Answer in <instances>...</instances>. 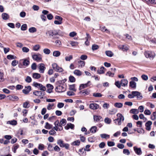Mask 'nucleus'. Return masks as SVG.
Instances as JSON below:
<instances>
[{
	"instance_id": "nucleus-1",
	"label": "nucleus",
	"mask_w": 156,
	"mask_h": 156,
	"mask_svg": "<svg viewBox=\"0 0 156 156\" xmlns=\"http://www.w3.org/2000/svg\"><path fill=\"white\" fill-rule=\"evenodd\" d=\"M57 33H55V30H49L46 31V36L48 38L52 39H58V37L56 36Z\"/></svg>"
},
{
	"instance_id": "nucleus-2",
	"label": "nucleus",
	"mask_w": 156,
	"mask_h": 156,
	"mask_svg": "<svg viewBox=\"0 0 156 156\" xmlns=\"http://www.w3.org/2000/svg\"><path fill=\"white\" fill-rule=\"evenodd\" d=\"M144 55L147 58H149L150 59H153L155 56V54L154 52L151 51H147L144 52Z\"/></svg>"
},
{
	"instance_id": "nucleus-3",
	"label": "nucleus",
	"mask_w": 156,
	"mask_h": 156,
	"mask_svg": "<svg viewBox=\"0 0 156 156\" xmlns=\"http://www.w3.org/2000/svg\"><path fill=\"white\" fill-rule=\"evenodd\" d=\"M57 144L61 147H65L66 149H68L69 147V145L67 143H65L63 141L59 139L57 140Z\"/></svg>"
},
{
	"instance_id": "nucleus-4",
	"label": "nucleus",
	"mask_w": 156,
	"mask_h": 156,
	"mask_svg": "<svg viewBox=\"0 0 156 156\" xmlns=\"http://www.w3.org/2000/svg\"><path fill=\"white\" fill-rule=\"evenodd\" d=\"M55 126L53 127L55 129V130L57 131H61L63 129V127L59 121L58 120L55 121L54 123Z\"/></svg>"
},
{
	"instance_id": "nucleus-5",
	"label": "nucleus",
	"mask_w": 156,
	"mask_h": 156,
	"mask_svg": "<svg viewBox=\"0 0 156 156\" xmlns=\"http://www.w3.org/2000/svg\"><path fill=\"white\" fill-rule=\"evenodd\" d=\"M33 84L35 87L39 88L41 90L45 91L46 90L45 87L41 84L37 83H34Z\"/></svg>"
},
{
	"instance_id": "nucleus-6",
	"label": "nucleus",
	"mask_w": 156,
	"mask_h": 156,
	"mask_svg": "<svg viewBox=\"0 0 156 156\" xmlns=\"http://www.w3.org/2000/svg\"><path fill=\"white\" fill-rule=\"evenodd\" d=\"M55 89L58 90V92H64L66 90V85H58Z\"/></svg>"
},
{
	"instance_id": "nucleus-7",
	"label": "nucleus",
	"mask_w": 156,
	"mask_h": 156,
	"mask_svg": "<svg viewBox=\"0 0 156 156\" xmlns=\"http://www.w3.org/2000/svg\"><path fill=\"white\" fill-rule=\"evenodd\" d=\"M52 67L53 69L56 72H61L63 71V69L61 67L58 66L55 63L52 64Z\"/></svg>"
},
{
	"instance_id": "nucleus-8",
	"label": "nucleus",
	"mask_w": 156,
	"mask_h": 156,
	"mask_svg": "<svg viewBox=\"0 0 156 156\" xmlns=\"http://www.w3.org/2000/svg\"><path fill=\"white\" fill-rule=\"evenodd\" d=\"M94 121L96 122H99L103 121V118L100 116L94 115H93Z\"/></svg>"
},
{
	"instance_id": "nucleus-9",
	"label": "nucleus",
	"mask_w": 156,
	"mask_h": 156,
	"mask_svg": "<svg viewBox=\"0 0 156 156\" xmlns=\"http://www.w3.org/2000/svg\"><path fill=\"white\" fill-rule=\"evenodd\" d=\"M131 93L133 95L134 97H137V99L139 100H141L143 98L142 96L141 95V93L138 91H133L131 92Z\"/></svg>"
},
{
	"instance_id": "nucleus-10",
	"label": "nucleus",
	"mask_w": 156,
	"mask_h": 156,
	"mask_svg": "<svg viewBox=\"0 0 156 156\" xmlns=\"http://www.w3.org/2000/svg\"><path fill=\"white\" fill-rule=\"evenodd\" d=\"M32 57L33 59L37 62L40 61L42 59L41 55L39 54L33 55Z\"/></svg>"
},
{
	"instance_id": "nucleus-11",
	"label": "nucleus",
	"mask_w": 156,
	"mask_h": 156,
	"mask_svg": "<svg viewBox=\"0 0 156 156\" xmlns=\"http://www.w3.org/2000/svg\"><path fill=\"white\" fill-rule=\"evenodd\" d=\"M38 68L39 69V72L41 73H43L44 70L46 69V67L44 65L43 63H40L38 65Z\"/></svg>"
},
{
	"instance_id": "nucleus-12",
	"label": "nucleus",
	"mask_w": 156,
	"mask_h": 156,
	"mask_svg": "<svg viewBox=\"0 0 156 156\" xmlns=\"http://www.w3.org/2000/svg\"><path fill=\"white\" fill-rule=\"evenodd\" d=\"M33 94L37 96H43L45 95V93L43 91L35 90L33 92Z\"/></svg>"
},
{
	"instance_id": "nucleus-13",
	"label": "nucleus",
	"mask_w": 156,
	"mask_h": 156,
	"mask_svg": "<svg viewBox=\"0 0 156 156\" xmlns=\"http://www.w3.org/2000/svg\"><path fill=\"white\" fill-rule=\"evenodd\" d=\"M152 122L150 121H148L145 123V126L146 127V129L148 131H150L151 129V126L152 124Z\"/></svg>"
},
{
	"instance_id": "nucleus-14",
	"label": "nucleus",
	"mask_w": 156,
	"mask_h": 156,
	"mask_svg": "<svg viewBox=\"0 0 156 156\" xmlns=\"http://www.w3.org/2000/svg\"><path fill=\"white\" fill-rule=\"evenodd\" d=\"M105 70L106 69L104 67L102 66L97 70V73L99 74H103L105 73Z\"/></svg>"
},
{
	"instance_id": "nucleus-15",
	"label": "nucleus",
	"mask_w": 156,
	"mask_h": 156,
	"mask_svg": "<svg viewBox=\"0 0 156 156\" xmlns=\"http://www.w3.org/2000/svg\"><path fill=\"white\" fill-rule=\"evenodd\" d=\"M31 90V87L30 86H29L27 87H25V89H23L22 91L23 93L25 94H27L29 93Z\"/></svg>"
},
{
	"instance_id": "nucleus-16",
	"label": "nucleus",
	"mask_w": 156,
	"mask_h": 156,
	"mask_svg": "<svg viewBox=\"0 0 156 156\" xmlns=\"http://www.w3.org/2000/svg\"><path fill=\"white\" fill-rule=\"evenodd\" d=\"M116 116H117V120L120 121V122H122L123 121L124 119V116L121 113H118Z\"/></svg>"
},
{
	"instance_id": "nucleus-17",
	"label": "nucleus",
	"mask_w": 156,
	"mask_h": 156,
	"mask_svg": "<svg viewBox=\"0 0 156 156\" xmlns=\"http://www.w3.org/2000/svg\"><path fill=\"white\" fill-rule=\"evenodd\" d=\"M99 107V105L96 103H92L90 104V108L92 109H98Z\"/></svg>"
},
{
	"instance_id": "nucleus-18",
	"label": "nucleus",
	"mask_w": 156,
	"mask_h": 156,
	"mask_svg": "<svg viewBox=\"0 0 156 156\" xmlns=\"http://www.w3.org/2000/svg\"><path fill=\"white\" fill-rule=\"evenodd\" d=\"M90 81H88L86 83L84 84H81L80 85V90L85 88L88 87L90 85Z\"/></svg>"
},
{
	"instance_id": "nucleus-19",
	"label": "nucleus",
	"mask_w": 156,
	"mask_h": 156,
	"mask_svg": "<svg viewBox=\"0 0 156 156\" xmlns=\"http://www.w3.org/2000/svg\"><path fill=\"white\" fill-rule=\"evenodd\" d=\"M78 154L80 156H85L86 154V152L83 148L79 150Z\"/></svg>"
},
{
	"instance_id": "nucleus-20",
	"label": "nucleus",
	"mask_w": 156,
	"mask_h": 156,
	"mask_svg": "<svg viewBox=\"0 0 156 156\" xmlns=\"http://www.w3.org/2000/svg\"><path fill=\"white\" fill-rule=\"evenodd\" d=\"M128 84V81L126 79H122L121 81V84L122 86H127Z\"/></svg>"
},
{
	"instance_id": "nucleus-21",
	"label": "nucleus",
	"mask_w": 156,
	"mask_h": 156,
	"mask_svg": "<svg viewBox=\"0 0 156 156\" xmlns=\"http://www.w3.org/2000/svg\"><path fill=\"white\" fill-rule=\"evenodd\" d=\"M134 150L136 153L138 155H140L141 153V151L140 148H138L136 147H133Z\"/></svg>"
},
{
	"instance_id": "nucleus-22",
	"label": "nucleus",
	"mask_w": 156,
	"mask_h": 156,
	"mask_svg": "<svg viewBox=\"0 0 156 156\" xmlns=\"http://www.w3.org/2000/svg\"><path fill=\"white\" fill-rule=\"evenodd\" d=\"M74 125L71 123H68L66 126L65 127L66 129H68L69 128L73 129L74 127Z\"/></svg>"
},
{
	"instance_id": "nucleus-23",
	"label": "nucleus",
	"mask_w": 156,
	"mask_h": 156,
	"mask_svg": "<svg viewBox=\"0 0 156 156\" xmlns=\"http://www.w3.org/2000/svg\"><path fill=\"white\" fill-rule=\"evenodd\" d=\"M78 67L82 68L84 67L85 65V62L84 61L81 60H80L78 62Z\"/></svg>"
},
{
	"instance_id": "nucleus-24",
	"label": "nucleus",
	"mask_w": 156,
	"mask_h": 156,
	"mask_svg": "<svg viewBox=\"0 0 156 156\" xmlns=\"http://www.w3.org/2000/svg\"><path fill=\"white\" fill-rule=\"evenodd\" d=\"M7 124L13 126H15L17 124V121L15 120L9 121L7 122Z\"/></svg>"
},
{
	"instance_id": "nucleus-25",
	"label": "nucleus",
	"mask_w": 156,
	"mask_h": 156,
	"mask_svg": "<svg viewBox=\"0 0 156 156\" xmlns=\"http://www.w3.org/2000/svg\"><path fill=\"white\" fill-rule=\"evenodd\" d=\"M66 79H65L62 80H59L57 83V84L58 85H63L66 84L65 82L66 81Z\"/></svg>"
},
{
	"instance_id": "nucleus-26",
	"label": "nucleus",
	"mask_w": 156,
	"mask_h": 156,
	"mask_svg": "<svg viewBox=\"0 0 156 156\" xmlns=\"http://www.w3.org/2000/svg\"><path fill=\"white\" fill-rule=\"evenodd\" d=\"M30 106L29 101H27L23 103V107L24 108H28Z\"/></svg>"
},
{
	"instance_id": "nucleus-27",
	"label": "nucleus",
	"mask_w": 156,
	"mask_h": 156,
	"mask_svg": "<svg viewBox=\"0 0 156 156\" xmlns=\"http://www.w3.org/2000/svg\"><path fill=\"white\" fill-rule=\"evenodd\" d=\"M32 77L34 79H38L41 77V75L39 73H34L33 74Z\"/></svg>"
},
{
	"instance_id": "nucleus-28",
	"label": "nucleus",
	"mask_w": 156,
	"mask_h": 156,
	"mask_svg": "<svg viewBox=\"0 0 156 156\" xmlns=\"http://www.w3.org/2000/svg\"><path fill=\"white\" fill-rule=\"evenodd\" d=\"M81 92L83 95L86 96L89 94L90 91L87 89H86L81 91Z\"/></svg>"
},
{
	"instance_id": "nucleus-29",
	"label": "nucleus",
	"mask_w": 156,
	"mask_h": 156,
	"mask_svg": "<svg viewBox=\"0 0 156 156\" xmlns=\"http://www.w3.org/2000/svg\"><path fill=\"white\" fill-rule=\"evenodd\" d=\"M61 54L60 52L58 51H55L53 52V55L55 57H57L60 55Z\"/></svg>"
},
{
	"instance_id": "nucleus-30",
	"label": "nucleus",
	"mask_w": 156,
	"mask_h": 156,
	"mask_svg": "<svg viewBox=\"0 0 156 156\" xmlns=\"http://www.w3.org/2000/svg\"><path fill=\"white\" fill-rule=\"evenodd\" d=\"M52 127V125L49 124L48 122H47L45 123V125L44 126V128L48 129H51Z\"/></svg>"
},
{
	"instance_id": "nucleus-31",
	"label": "nucleus",
	"mask_w": 156,
	"mask_h": 156,
	"mask_svg": "<svg viewBox=\"0 0 156 156\" xmlns=\"http://www.w3.org/2000/svg\"><path fill=\"white\" fill-rule=\"evenodd\" d=\"M105 53L106 55L109 57H112L113 55V53L110 51H106L105 52Z\"/></svg>"
},
{
	"instance_id": "nucleus-32",
	"label": "nucleus",
	"mask_w": 156,
	"mask_h": 156,
	"mask_svg": "<svg viewBox=\"0 0 156 156\" xmlns=\"http://www.w3.org/2000/svg\"><path fill=\"white\" fill-rule=\"evenodd\" d=\"M55 129L53 127L50 130L49 132V133L50 135H53L56 134V132L55 131Z\"/></svg>"
},
{
	"instance_id": "nucleus-33",
	"label": "nucleus",
	"mask_w": 156,
	"mask_h": 156,
	"mask_svg": "<svg viewBox=\"0 0 156 156\" xmlns=\"http://www.w3.org/2000/svg\"><path fill=\"white\" fill-rule=\"evenodd\" d=\"M129 86L132 88H135L136 87V83L133 81L129 82Z\"/></svg>"
},
{
	"instance_id": "nucleus-34",
	"label": "nucleus",
	"mask_w": 156,
	"mask_h": 156,
	"mask_svg": "<svg viewBox=\"0 0 156 156\" xmlns=\"http://www.w3.org/2000/svg\"><path fill=\"white\" fill-rule=\"evenodd\" d=\"M130 113L133 114H137L139 112V111L137 109H132L130 110Z\"/></svg>"
},
{
	"instance_id": "nucleus-35",
	"label": "nucleus",
	"mask_w": 156,
	"mask_h": 156,
	"mask_svg": "<svg viewBox=\"0 0 156 156\" xmlns=\"http://www.w3.org/2000/svg\"><path fill=\"white\" fill-rule=\"evenodd\" d=\"M73 73L75 75L79 76H81L82 74L81 72L77 69L75 70Z\"/></svg>"
},
{
	"instance_id": "nucleus-36",
	"label": "nucleus",
	"mask_w": 156,
	"mask_h": 156,
	"mask_svg": "<svg viewBox=\"0 0 156 156\" xmlns=\"http://www.w3.org/2000/svg\"><path fill=\"white\" fill-rule=\"evenodd\" d=\"M80 143V141L79 140H77L73 141L72 144L74 146H79Z\"/></svg>"
},
{
	"instance_id": "nucleus-37",
	"label": "nucleus",
	"mask_w": 156,
	"mask_h": 156,
	"mask_svg": "<svg viewBox=\"0 0 156 156\" xmlns=\"http://www.w3.org/2000/svg\"><path fill=\"white\" fill-rule=\"evenodd\" d=\"M29 61L26 59H24L23 62V65L26 66H28L29 65Z\"/></svg>"
},
{
	"instance_id": "nucleus-38",
	"label": "nucleus",
	"mask_w": 156,
	"mask_h": 156,
	"mask_svg": "<svg viewBox=\"0 0 156 156\" xmlns=\"http://www.w3.org/2000/svg\"><path fill=\"white\" fill-rule=\"evenodd\" d=\"M2 17L3 19L6 20L8 19L9 15L6 13H3L2 14Z\"/></svg>"
},
{
	"instance_id": "nucleus-39",
	"label": "nucleus",
	"mask_w": 156,
	"mask_h": 156,
	"mask_svg": "<svg viewBox=\"0 0 156 156\" xmlns=\"http://www.w3.org/2000/svg\"><path fill=\"white\" fill-rule=\"evenodd\" d=\"M114 106L116 107L120 108L122 107L123 104L121 103H115Z\"/></svg>"
},
{
	"instance_id": "nucleus-40",
	"label": "nucleus",
	"mask_w": 156,
	"mask_h": 156,
	"mask_svg": "<svg viewBox=\"0 0 156 156\" xmlns=\"http://www.w3.org/2000/svg\"><path fill=\"white\" fill-rule=\"evenodd\" d=\"M37 29L34 27H31L29 29V31L30 33H33L36 31Z\"/></svg>"
},
{
	"instance_id": "nucleus-41",
	"label": "nucleus",
	"mask_w": 156,
	"mask_h": 156,
	"mask_svg": "<svg viewBox=\"0 0 156 156\" xmlns=\"http://www.w3.org/2000/svg\"><path fill=\"white\" fill-rule=\"evenodd\" d=\"M100 136L102 138H109L110 137L109 135L106 134H101Z\"/></svg>"
},
{
	"instance_id": "nucleus-42",
	"label": "nucleus",
	"mask_w": 156,
	"mask_h": 156,
	"mask_svg": "<svg viewBox=\"0 0 156 156\" xmlns=\"http://www.w3.org/2000/svg\"><path fill=\"white\" fill-rule=\"evenodd\" d=\"M40 48V46L39 44H36L33 47V49L35 51H37Z\"/></svg>"
},
{
	"instance_id": "nucleus-43",
	"label": "nucleus",
	"mask_w": 156,
	"mask_h": 156,
	"mask_svg": "<svg viewBox=\"0 0 156 156\" xmlns=\"http://www.w3.org/2000/svg\"><path fill=\"white\" fill-rule=\"evenodd\" d=\"M60 123L62 126H64L66 123V121L65 119H62L60 121Z\"/></svg>"
},
{
	"instance_id": "nucleus-44",
	"label": "nucleus",
	"mask_w": 156,
	"mask_h": 156,
	"mask_svg": "<svg viewBox=\"0 0 156 156\" xmlns=\"http://www.w3.org/2000/svg\"><path fill=\"white\" fill-rule=\"evenodd\" d=\"M123 153L124 154L127 155H129L130 152L129 150L127 149H124L123 151Z\"/></svg>"
},
{
	"instance_id": "nucleus-45",
	"label": "nucleus",
	"mask_w": 156,
	"mask_h": 156,
	"mask_svg": "<svg viewBox=\"0 0 156 156\" xmlns=\"http://www.w3.org/2000/svg\"><path fill=\"white\" fill-rule=\"evenodd\" d=\"M55 43L56 45L58 47L62 45V43L61 41L58 40L55 41Z\"/></svg>"
},
{
	"instance_id": "nucleus-46",
	"label": "nucleus",
	"mask_w": 156,
	"mask_h": 156,
	"mask_svg": "<svg viewBox=\"0 0 156 156\" xmlns=\"http://www.w3.org/2000/svg\"><path fill=\"white\" fill-rule=\"evenodd\" d=\"M97 127L96 126H93L90 128V130L92 133H95L96 131Z\"/></svg>"
},
{
	"instance_id": "nucleus-47",
	"label": "nucleus",
	"mask_w": 156,
	"mask_h": 156,
	"mask_svg": "<svg viewBox=\"0 0 156 156\" xmlns=\"http://www.w3.org/2000/svg\"><path fill=\"white\" fill-rule=\"evenodd\" d=\"M75 84H73L69 85V89L71 90H73V91H76V89L75 88Z\"/></svg>"
},
{
	"instance_id": "nucleus-48",
	"label": "nucleus",
	"mask_w": 156,
	"mask_h": 156,
	"mask_svg": "<svg viewBox=\"0 0 156 156\" xmlns=\"http://www.w3.org/2000/svg\"><path fill=\"white\" fill-rule=\"evenodd\" d=\"M55 33H57L56 36H57V35H58L61 36H62L64 35V33L63 32L60 31V30L58 31H55Z\"/></svg>"
},
{
	"instance_id": "nucleus-49",
	"label": "nucleus",
	"mask_w": 156,
	"mask_h": 156,
	"mask_svg": "<svg viewBox=\"0 0 156 156\" xmlns=\"http://www.w3.org/2000/svg\"><path fill=\"white\" fill-rule=\"evenodd\" d=\"M43 52L45 54L48 55L50 53L51 51L48 49L45 48L43 50Z\"/></svg>"
},
{
	"instance_id": "nucleus-50",
	"label": "nucleus",
	"mask_w": 156,
	"mask_h": 156,
	"mask_svg": "<svg viewBox=\"0 0 156 156\" xmlns=\"http://www.w3.org/2000/svg\"><path fill=\"white\" fill-rule=\"evenodd\" d=\"M27 25L26 24H24L22 25L21 27V29L22 30H27Z\"/></svg>"
},
{
	"instance_id": "nucleus-51",
	"label": "nucleus",
	"mask_w": 156,
	"mask_h": 156,
	"mask_svg": "<svg viewBox=\"0 0 156 156\" xmlns=\"http://www.w3.org/2000/svg\"><path fill=\"white\" fill-rule=\"evenodd\" d=\"M73 56L72 55H69V56H66L65 57V60L67 61H70L73 58Z\"/></svg>"
},
{
	"instance_id": "nucleus-52",
	"label": "nucleus",
	"mask_w": 156,
	"mask_h": 156,
	"mask_svg": "<svg viewBox=\"0 0 156 156\" xmlns=\"http://www.w3.org/2000/svg\"><path fill=\"white\" fill-rule=\"evenodd\" d=\"M137 132L140 133L144 134V130L142 128L138 129L137 130Z\"/></svg>"
},
{
	"instance_id": "nucleus-53",
	"label": "nucleus",
	"mask_w": 156,
	"mask_h": 156,
	"mask_svg": "<svg viewBox=\"0 0 156 156\" xmlns=\"http://www.w3.org/2000/svg\"><path fill=\"white\" fill-rule=\"evenodd\" d=\"M104 121L106 123L109 124L110 123L111 120L108 118H106L105 119Z\"/></svg>"
},
{
	"instance_id": "nucleus-54",
	"label": "nucleus",
	"mask_w": 156,
	"mask_h": 156,
	"mask_svg": "<svg viewBox=\"0 0 156 156\" xmlns=\"http://www.w3.org/2000/svg\"><path fill=\"white\" fill-rule=\"evenodd\" d=\"M98 48V46L96 44H93L92 46V49L93 51L96 50Z\"/></svg>"
},
{
	"instance_id": "nucleus-55",
	"label": "nucleus",
	"mask_w": 156,
	"mask_h": 156,
	"mask_svg": "<svg viewBox=\"0 0 156 156\" xmlns=\"http://www.w3.org/2000/svg\"><path fill=\"white\" fill-rule=\"evenodd\" d=\"M25 81L27 83H30L32 81V79L30 76H27L25 79Z\"/></svg>"
},
{
	"instance_id": "nucleus-56",
	"label": "nucleus",
	"mask_w": 156,
	"mask_h": 156,
	"mask_svg": "<svg viewBox=\"0 0 156 156\" xmlns=\"http://www.w3.org/2000/svg\"><path fill=\"white\" fill-rule=\"evenodd\" d=\"M114 73H112L110 71H108L106 73L105 75L106 76H109L113 77L114 75Z\"/></svg>"
},
{
	"instance_id": "nucleus-57",
	"label": "nucleus",
	"mask_w": 156,
	"mask_h": 156,
	"mask_svg": "<svg viewBox=\"0 0 156 156\" xmlns=\"http://www.w3.org/2000/svg\"><path fill=\"white\" fill-rule=\"evenodd\" d=\"M136 126L138 127L141 128L142 126V122L141 121H138L136 123Z\"/></svg>"
},
{
	"instance_id": "nucleus-58",
	"label": "nucleus",
	"mask_w": 156,
	"mask_h": 156,
	"mask_svg": "<svg viewBox=\"0 0 156 156\" xmlns=\"http://www.w3.org/2000/svg\"><path fill=\"white\" fill-rule=\"evenodd\" d=\"M69 80L71 82H74L75 81V78L72 76H70L69 77Z\"/></svg>"
},
{
	"instance_id": "nucleus-59",
	"label": "nucleus",
	"mask_w": 156,
	"mask_h": 156,
	"mask_svg": "<svg viewBox=\"0 0 156 156\" xmlns=\"http://www.w3.org/2000/svg\"><path fill=\"white\" fill-rule=\"evenodd\" d=\"M100 29L101 30L103 31H106V32H108L109 31L105 26L101 27Z\"/></svg>"
},
{
	"instance_id": "nucleus-60",
	"label": "nucleus",
	"mask_w": 156,
	"mask_h": 156,
	"mask_svg": "<svg viewBox=\"0 0 156 156\" xmlns=\"http://www.w3.org/2000/svg\"><path fill=\"white\" fill-rule=\"evenodd\" d=\"M7 58L9 59H13L15 58L16 57H14L13 55H9L7 56Z\"/></svg>"
},
{
	"instance_id": "nucleus-61",
	"label": "nucleus",
	"mask_w": 156,
	"mask_h": 156,
	"mask_svg": "<svg viewBox=\"0 0 156 156\" xmlns=\"http://www.w3.org/2000/svg\"><path fill=\"white\" fill-rule=\"evenodd\" d=\"M87 56L86 55H81L80 57V58L82 60H85L87 59Z\"/></svg>"
},
{
	"instance_id": "nucleus-62",
	"label": "nucleus",
	"mask_w": 156,
	"mask_h": 156,
	"mask_svg": "<svg viewBox=\"0 0 156 156\" xmlns=\"http://www.w3.org/2000/svg\"><path fill=\"white\" fill-rule=\"evenodd\" d=\"M38 149L41 150H43L44 149V146L42 144H40L38 147Z\"/></svg>"
},
{
	"instance_id": "nucleus-63",
	"label": "nucleus",
	"mask_w": 156,
	"mask_h": 156,
	"mask_svg": "<svg viewBox=\"0 0 156 156\" xmlns=\"http://www.w3.org/2000/svg\"><path fill=\"white\" fill-rule=\"evenodd\" d=\"M107 144L108 146L109 147L114 146L115 145V143L112 141H108Z\"/></svg>"
},
{
	"instance_id": "nucleus-64",
	"label": "nucleus",
	"mask_w": 156,
	"mask_h": 156,
	"mask_svg": "<svg viewBox=\"0 0 156 156\" xmlns=\"http://www.w3.org/2000/svg\"><path fill=\"white\" fill-rule=\"evenodd\" d=\"M48 150L50 151L53 150V147L52 145L51 144H49L48 145Z\"/></svg>"
}]
</instances>
